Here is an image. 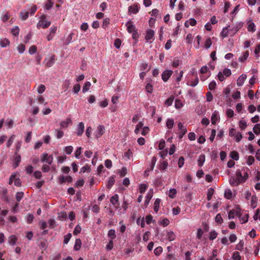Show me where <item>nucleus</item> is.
Masks as SVG:
<instances>
[{"label": "nucleus", "mask_w": 260, "mask_h": 260, "mask_svg": "<svg viewBox=\"0 0 260 260\" xmlns=\"http://www.w3.org/2000/svg\"><path fill=\"white\" fill-rule=\"evenodd\" d=\"M176 236L172 231H167L164 232L160 235V240L162 242L172 241L175 239Z\"/></svg>", "instance_id": "f257e3e1"}, {"label": "nucleus", "mask_w": 260, "mask_h": 260, "mask_svg": "<svg viewBox=\"0 0 260 260\" xmlns=\"http://www.w3.org/2000/svg\"><path fill=\"white\" fill-rule=\"evenodd\" d=\"M229 135L233 137L234 140L237 142H239L243 138L241 133L237 131L234 127L229 129Z\"/></svg>", "instance_id": "f03ea898"}, {"label": "nucleus", "mask_w": 260, "mask_h": 260, "mask_svg": "<svg viewBox=\"0 0 260 260\" xmlns=\"http://www.w3.org/2000/svg\"><path fill=\"white\" fill-rule=\"evenodd\" d=\"M45 18V16H43L41 17L40 20L39 21L37 25V27L38 29L46 28L48 27L50 25L51 22L49 21L46 20Z\"/></svg>", "instance_id": "7ed1b4c3"}, {"label": "nucleus", "mask_w": 260, "mask_h": 260, "mask_svg": "<svg viewBox=\"0 0 260 260\" xmlns=\"http://www.w3.org/2000/svg\"><path fill=\"white\" fill-rule=\"evenodd\" d=\"M200 73L203 74L201 76V79L202 81L206 80L211 75L210 71L209 70V67L207 66H203L201 68Z\"/></svg>", "instance_id": "20e7f679"}, {"label": "nucleus", "mask_w": 260, "mask_h": 260, "mask_svg": "<svg viewBox=\"0 0 260 260\" xmlns=\"http://www.w3.org/2000/svg\"><path fill=\"white\" fill-rule=\"evenodd\" d=\"M41 162L51 165L53 161V157L52 155H49L47 153H43L40 156Z\"/></svg>", "instance_id": "39448f33"}, {"label": "nucleus", "mask_w": 260, "mask_h": 260, "mask_svg": "<svg viewBox=\"0 0 260 260\" xmlns=\"http://www.w3.org/2000/svg\"><path fill=\"white\" fill-rule=\"evenodd\" d=\"M55 61V55H52L50 56L45 58L43 61V63L45 64V66L49 68L52 67L54 64Z\"/></svg>", "instance_id": "423d86ee"}, {"label": "nucleus", "mask_w": 260, "mask_h": 260, "mask_svg": "<svg viewBox=\"0 0 260 260\" xmlns=\"http://www.w3.org/2000/svg\"><path fill=\"white\" fill-rule=\"evenodd\" d=\"M17 176V173H13L9 179V184H11L14 182V184L17 186H20L21 185V182L19 178H16Z\"/></svg>", "instance_id": "0eeeda50"}, {"label": "nucleus", "mask_w": 260, "mask_h": 260, "mask_svg": "<svg viewBox=\"0 0 260 260\" xmlns=\"http://www.w3.org/2000/svg\"><path fill=\"white\" fill-rule=\"evenodd\" d=\"M241 210L239 208H236L230 211L228 214V218L229 219H233L235 216H238L240 215Z\"/></svg>", "instance_id": "6e6552de"}, {"label": "nucleus", "mask_w": 260, "mask_h": 260, "mask_svg": "<svg viewBox=\"0 0 260 260\" xmlns=\"http://www.w3.org/2000/svg\"><path fill=\"white\" fill-rule=\"evenodd\" d=\"M145 39L147 42L152 43L154 39V31L152 29H149L146 31Z\"/></svg>", "instance_id": "1a4fd4ad"}, {"label": "nucleus", "mask_w": 260, "mask_h": 260, "mask_svg": "<svg viewBox=\"0 0 260 260\" xmlns=\"http://www.w3.org/2000/svg\"><path fill=\"white\" fill-rule=\"evenodd\" d=\"M105 132V127L103 125H99L94 132V136L96 138L101 137Z\"/></svg>", "instance_id": "9d476101"}, {"label": "nucleus", "mask_w": 260, "mask_h": 260, "mask_svg": "<svg viewBox=\"0 0 260 260\" xmlns=\"http://www.w3.org/2000/svg\"><path fill=\"white\" fill-rule=\"evenodd\" d=\"M173 74V71L171 70H166L161 74V78L164 82H167Z\"/></svg>", "instance_id": "9b49d317"}, {"label": "nucleus", "mask_w": 260, "mask_h": 260, "mask_svg": "<svg viewBox=\"0 0 260 260\" xmlns=\"http://www.w3.org/2000/svg\"><path fill=\"white\" fill-rule=\"evenodd\" d=\"M220 116L218 111L215 110L214 111L211 115V123L213 124H215L217 122L219 121Z\"/></svg>", "instance_id": "f8f14e48"}, {"label": "nucleus", "mask_w": 260, "mask_h": 260, "mask_svg": "<svg viewBox=\"0 0 260 260\" xmlns=\"http://www.w3.org/2000/svg\"><path fill=\"white\" fill-rule=\"evenodd\" d=\"M140 9V6L138 4H135L134 5L132 6H130L128 7V14H137Z\"/></svg>", "instance_id": "ddd939ff"}, {"label": "nucleus", "mask_w": 260, "mask_h": 260, "mask_svg": "<svg viewBox=\"0 0 260 260\" xmlns=\"http://www.w3.org/2000/svg\"><path fill=\"white\" fill-rule=\"evenodd\" d=\"M178 126L179 129L180 130L179 136V138L181 139L186 134V133L187 132V129L185 126H184L181 122L178 123Z\"/></svg>", "instance_id": "4468645a"}, {"label": "nucleus", "mask_w": 260, "mask_h": 260, "mask_svg": "<svg viewBox=\"0 0 260 260\" xmlns=\"http://www.w3.org/2000/svg\"><path fill=\"white\" fill-rule=\"evenodd\" d=\"M156 162V158L155 156H153L151 160V163L148 167L146 170L145 171L144 174H146L147 172L152 171L154 168Z\"/></svg>", "instance_id": "2eb2a0df"}, {"label": "nucleus", "mask_w": 260, "mask_h": 260, "mask_svg": "<svg viewBox=\"0 0 260 260\" xmlns=\"http://www.w3.org/2000/svg\"><path fill=\"white\" fill-rule=\"evenodd\" d=\"M21 160V158L20 155L15 154L12 162V166L14 169L16 168L19 165Z\"/></svg>", "instance_id": "dca6fc26"}, {"label": "nucleus", "mask_w": 260, "mask_h": 260, "mask_svg": "<svg viewBox=\"0 0 260 260\" xmlns=\"http://www.w3.org/2000/svg\"><path fill=\"white\" fill-rule=\"evenodd\" d=\"M125 25L127 27V30L129 33H133L136 31L135 26L133 24L132 21H128L126 23Z\"/></svg>", "instance_id": "f3484780"}, {"label": "nucleus", "mask_w": 260, "mask_h": 260, "mask_svg": "<svg viewBox=\"0 0 260 260\" xmlns=\"http://www.w3.org/2000/svg\"><path fill=\"white\" fill-rule=\"evenodd\" d=\"M247 78V76L245 74H242L237 80V85L238 86H241L243 85L245 80Z\"/></svg>", "instance_id": "a211bd4d"}, {"label": "nucleus", "mask_w": 260, "mask_h": 260, "mask_svg": "<svg viewBox=\"0 0 260 260\" xmlns=\"http://www.w3.org/2000/svg\"><path fill=\"white\" fill-rule=\"evenodd\" d=\"M17 240H18V237L14 235H11L8 238V243L10 245H16V244L17 242Z\"/></svg>", "instance_id": "6ab92c4d"}, {"label": "nucleus", "mask_w": 260, "mask_h": 260, "mask_svg": "<svg viewBox=\"0 0 260 260\" xmlns=\"http://www.w3.org/2000/svg\"><path fill=\"white\" fill-rule=\"evenodd\" d=\"M246 180V178H242V179H239V180H237V178H231L230 179V183L233 185V186H235V185H238L240 183H241V182H244Z\"/></svg>", "instance_id": "aec40b11"}, {"label": "nucleus", "mask_w": 260, "mask_h": 260, "mask_svg": "<svg viewBox=\"0 0 260 260\" xmlns=\"http://www.w3.org/2000/svg\"><path fill=\"white\" fill-rule=\"evenodd\" d=\"M84 131V124L82 122H79L77 126V134L78 136H81L82 135Z\"/></svg>", "instance_id": "412c9836"}, {"label": "nucleus", "mask_w": 260, "mask_h": 260, "mask_svg": "<svg viewBox=\"0 0 260 260\" xmlns=\"http://www.w3.org/2000/svg\"><path fill=\"white\" fill-rule=\"evenodd\" d=\"M72 122L71 118H67L66 120L60 122V125L61 128L68 127L69 124H72Z\"/></svg>", "instance_id": "4be33fe9"}, {"label": "nucleus", "mask_w": 260, "mask_h": 260, "mask_svg": "<svg viewBox=\"0 0 260 260\" xmlns=\"http://www.w3.org/2000/svg\"><path fill=\"white\" fill-rule=\"evenodd\" d=\"M152 196H153V191H152V190L151 189V190H149V191L147 192V195L145 198V205L146 206H147L149 204L150 200L152 198Z\"/></svg>", "instance_id": "5701e85b"}, {"label": "nucleus", "mask_w": 260, "mask_h": 260, "mask_svg": "<svg viewBox=\"0 0 260 260\" xmlns=\"http://www.w3.org/2000/svg\"><path fill=\"white\" fill-rule=\"evenodd\" d=\"M239 218L241 223H245L248 220L249 215L248 213H245L243 215H240Z\"/></svg>", "instance_id": "b1692460"}, {"label": "nucleus", "mask_w": 260, "mask_h": 260, "mask_svg": "<svg viewBox=\"0 0 260 260\" xmlns=\"http://www.w3.org/2000/svg\"><path fill=\"white\" fill-rule=\"evenodd\" d=\"M133 157V152L131 149H128L127 151L125 152L123 155V158L125 160H130Z\"/></svg>", "instance_id": "393cba45"}, {"label": "nucleus", "mask_w": 260, "mask_h": 260, "mask_svg": "<svg viewBox=\"0 0 260 260\" xmlns=\"http://www.w3.org/2000/svg\"><path fill=\"white\" fill-rule=\"evenodd\" d=\"M10 42L7 38H1L0 39V46L3 47H6L9 46Z\"/></svg>", "instance_id": "a878e982"}, {"label": "nucleus", "mask_w": 260, "mask_h": 260, "mask_svg": "<svg viewBox=\"0 0 260 260\" xmlns=\"http://www.w3.org/2000/svg\"><path fill=\"white\" fill-rule=\"evenodd\" d=\"M174 124V120L173 118H168L166 120V127L168 129H172Z\"/></svg>", "instance_id": "bb28decb"}, {"label": "nucleus", "mask_w": 260, "mask_h": 260, "mask_svg": "<svg viewBox=\"0 0 260 260\" xmlns=\"http://www.w3.org/2000/svg\"><path fill=\"white\" fill-rule=\"evenodd\" d=\"M257 202V198L256 197V196L255 195L252 196L251 198L250 206L253 209L256 207Z\"/></svg>", "instance_id": "cd10ccee"}, {"label": "nucleus", "mask_w": 260, "mask_h": 260, "mask_svg": "<svg viewBox=\"0 0 260 260\" xmlns=\"http://www.w3.org/2000/svg\"><path fill=\"white\" fill-rule=\"evenodd\" d=\"M29 16V12L26 10L22 11L20 13V18L22 20H25Z\"/></svg>", "instance_id": "c85d7f7f"}, {"label": "nucleus", "mask_w": 260, "mask_h": 260, "mask_svg": "<svg viewBox=\"0 0 260 260\" xmlns=\"http://www.w3.org/2000/svg\"><path fill=\"white\" fill-rule=\"evenodd\" d=\"M248 56L249 52L248 51H246L242 53V56L239 58L238 60L240 62H244L246 60Z\"/></svg>", "instance_id": "c756f323"}, {"label": "nucleus", "mask_w": 260, "mask_h": 260, "mask_svg": "<svg viewBox=\"0 0 260 260\" xmlns=\"http://www.w3.org/2000/svg\"><path fill=\"white\" fill-rule=\"evenodd\" d=\"M205 161V156L204 154H201L199 156L198 159V165L199 167L203 166Z\"/></svg>", "instance_id": "7c9ffc66"}, {"label": "nucleus", "mask_w": 260, "mask_h": 260, "mask_svg": "<svg viewBox=\"0 0 260 260\" xmlns=\"http://www.w3.org/2000/svg\"><path fill=\"white\" fill-rule=\"evenodd\" d=\"M2 200L8 203L9 202V198L7 196V190L6 189L3 190L1 194Z\"/></svg>", "instance_id": "2f4dec72"}, {"label": "nucleus", "mask_w": 260, "mask_h": 260, "mask_svg": "<svg viewBox=\"0 0 260 260\" xmlns=\"http://www.w3.org/2000/svg\"><path fill=\"white\" fill-rule=\"evenodd\" d=\"M144 126V123L142 121L139 122L136 125L135 127V129L134 131L136 135H138L141 129H142L143 126Z\"/></svg>", "instance_id": "473e14b6"}, {"label": "nucleus", "mask_w": 260, "mask_h": 260, "mask_svg": "<svg viewBox=\"0 0 260 260\" xmlns=\"http://www.w3.org/2000/svg\"><path fill=\"white\" fill-rule=\"evenodd\" d=\"M74 35V32H71L65 39L64 41L63 42L64 44L68 45L70 43H71Z\"/></svg>", "instance_id": "72a5a7b5"}, {"label": "nucleus", "mask_w": 260, "mask_h": 260, "mask_svg": "<svg viewBox=\"0 0 260 260\" xmlns=\"http://www.w3.org/2000/svg\"><path fill=\"white\" fill-rule=\"evenodd\" d=\"M108 236L110 239L109 240L113 241L116 238L115 231L114 229L109 230Z\"/></svg>", "instance_id": "f704fd0d"}, {"label": "nucleus", "mask_w": 260, "mask_h": 260, "mask_svg": "<svg viewBox=\"0 0 260 260\" xmlns=\"http://www.w3.org/2000/svg\"><path fill=\"white\" fill-rule=\"evenodd\" d=\"M72 178L70 176H62L60 178V183H64L66 182H71Z\"/></svg>", "instance_id": "c9c22d12"}, {"label": "nucleus", "mask_w": 260, "mask_h": 260, "mask_svg": "<svg viewBox=\"0 0 260 260\" xmlns=\"http://www.w3.org/2000/svg\"><path fill=\"white\" fill-rule=\"evenodd\" d=\"M247 126V124L245 120L241 119L239 121V126L241 130H244Z\"/></svg>", "instance_id": "e433bc0d"}, {"label": "nucleus", "mask_w": 260, "mask_h": 260, "mask_svg": "<svg viewBox=\"0 0 260 260\" xmlns=\"http://www.w3.org/2000/svg\"><path fill=\"white\" fill-rule=\"evenodd\" d=\"M55 136L58 139L61 138L63 136V132L60 129H56L54 131Z\"/></svg>", "instance_id": "4c0bfd02"}, {"label": "nucleus", "mask_w": 260, "mask_h": 260, "mask_svg": "<svg viewBox=\"0 0 260 260\" xmlns=\"http://www.w3.org/2000/svg\"><path fill=\"white\" fill-rule=\"evenodd\" d=\"M118 196L117 194H115L114 196H113L110 199V202L113 205H115L118 203Z\"/></svg>", "instance_id": "58836bf2"}, {"label": "nucleus", "mask_w": 260, "mask_h": 260, "mask_svg": "<svg viewBox=\"0 0 260 260\" xmlns=\"http://www.w3.org/2000/svg\"><path fill=\"white\" fill-rule=\"evenodd\" d=\"M214 190L213 188L211 187L208 189L207 197L208 201L211 200V199H212V197L214 194Z\"/></svg>", "instance_id": "ea45409f"}, {"label": "nucleus", "mask_w": 260, "mask_h": 260, "mask_svg": "<svg viewBox=\"0 0 260 260\" xmlns=\"http://www.w3.org/2000/svg\"><path fill=\"white\" fill-rule=\"evenodd\" d=\"M81 246V241L80 239H77L75 241L74 249L75 250H78L80 249Z\"/></svg>", "instance_id": "a19ab883"}, {"label": "nucleus", "mask_w": 260, "mask_h": 260, "mask_svg": "<svg viewBox=\"0 0 260 260\" xmlns=\"http://www.w3.org/2000/svg\"><path fill=\"white\" fill-rule=\"evenodd\" d=\"M224 197L228 199H231L233 197V192L230 189H225L224 191Z\"/></svg>", "instance_id": "79ce46f5"}, {"label": "nucleus", "mask_w": 260, "mask_h": 260, "mask_svg": "<svg viewBox=\"0 0 260 260\" xmlns=\"http://www.w3.org/2000/svg\"><path fill=\"white\" fill-rule=\"evenodd\" d=\"M160 200L159 199H156L154 203V210L157 213L159 210V203Z\"/></svg>", "instance_id": "37998d69"}, {"label": "nucleus", "mask_w": 260, "mask_h": 260, "mask_svg": "<svg viewBox=\"0 0 260 260\" xmlns=\"http://www.w3.org/2000/svg\"><path fill=\"white\" fill-rule=\"evenodd\" d=\"M177 193L176 189L175 188H171L169 190L168 196L170 198L174 199L176 197Z\"/></svg>", "instance_id": "c03bdc74"}, {"label": "nucleus", "mask_w": 260, "mask_h": 260, "mask_svg": "<svg viewBox=\"0 0 260 260\" xmlns=\"http://www.w3.org/2000/svg\"><path fill=\"white\" fill-rule=\"evenodd\" d=\"M184 104L180 100H176L175 102V107L176 109H179L183 106Z\"/></svg>", "instance_id": "a18cd8bd"}, {"label": "nucleus", "mask_w": 260, "mask_h": 260, "mask_svg": "<svg viewBox=\"0 0 260 260\" xmlns=\"http://www.w3.org/2000/svg\"><path fill=\"white\" fill-rule=\"evenodd\" d=\"M247 30L250 32H254L256 30L255 25L253 22H250L248 25Z\"/></svg>", "instance_id": "49530a36"}, {"label": "nucleus", "mask_w": 260, "mask_h": 260, "mask_svg": "<svg viewBox=\"0 0 260 260\" xmlns=\"http://www.w3.org/2000/svg\"><path fill=\"white\" fill-rule=\"evenodd\" d=\"M145 89L147 92L151 93L153 90L152 84L151 83H148L145 86Z\"/></svg>", "instance_id": "de8ad7c7"}, {"label": "nucleus", "mask_w": 260, "mask_h": 260, "mask_svg": "<svg viewBox=\"0 0 260 260\" xmlns=\"http://www.w3.org/2000/svg\"><path fill=\"white\" fill-rule=\"evenodd\" d=\"M17 49L19 53L22 54L25 50V46L23 44H20L18 45Z\"/></svg>", "instance_id": "09e8293b"}, {"label": "nucleus", "mask_w": 260, "mask_h": 260, "mask_svg": "<svg viewBox=\"0 0 260 260\" xmlns=\"http://www.w3.org/2000/svg\"><path fill=\"white\" fill-rule=\"evenodd\" d=\"M91 86V83L90 82L87 81L86 82L83 87L82 91L85 93L87 92Z\"/></svg>", "instance_id": "8fccbe9b"}, {"label": "nucleus", "mask_w": 260, "mask_h": 260, "mask_svg": "<svg viewBox=\"0 0 260 260\" xmlns=\"http://www.w3.org/2000/svg\"><path fill=\"white\" fill-rule=\"evenodd\" d=\"M34 218L33 214L29 213L25 217V219L27 223H31Z\"/></svg>", "instance_id": "3c124183"}, {"label": "nucleus", "mask_w": 260, "mask_h": 260, "mask_svg": "<svg viewBox=\"0 0 260 260\" xmlns=\"http://www.w3.org/2000/svg\"><path fill=\"white\" fill-rule=\"evenodd\" d=\"M73 150V147L72 146H66L64 148V151L66 154L69 155L72 153Z\"/></svg>", "instance_id": "603ef678"}, {"label": "nucleus", "mask_w": 260, "mask_h": 260, "mask_svg": "<svg viewBox=\"0 0 260 260\" xmlns=\"http://www.w3.org/2000/svg\"><path fill=\"white\" fill-rule=\"evenodd\" d=\"M217 236V233L215 231H211L209 233V238L210 240H214Z\"/></svg>", "instance_id": "864d4df0"}, {"label": "nucleus", "mask_w": 260, "mask_h": 260, "mask_svg": "<svg viewBox=\"0 0 260 260\" xmlns=\"http://www.w3.org/2000/svg\"><path fill=\"white\" fill-rule=\"evenodd\" d=\"M13 124L14 121L11 119H7L5 123L8 128H11L13 127Z\"/></svg>", "instance_id": "5fc2aeb1"}, {"label": "nucleus", "mask_w": 260, "mask_h": 260, "mask_svg": "<svg viewBox=\"0 0 260 260\" xmlns=\"http://www.w3.org/2000/svg\"><path fill=\"white\" fill-rule=\"evenodd\" d=\"M160 170H165L167 169L168 166V164L166 161H162L160 162Z\"/></svg>", "instance_id": "6e6d98bb"}, {"label": "nucleus", "mask_w": 260, "mask_h": 260, "mask_svg": "<svg viewBox=\"0 0 260 260\" xmlns=\"http://www.w3.org/2000/svg\"><path fill=\"white\" fill-rule=\"evenodd\" d=\"M19 28L18 26H17L14 27L11 29V33L12 34V35L13 36H18L19 34Z\"/></svg>", "instance_id": "4d7b16f0"}, {"label": "nucleus", "mask_w": 260, "mask_h": 260, "mask_svg": "<svg viewBox=\"0 0 260 260\" xmlns=\"http://www.w3.org/2000/svg\"><path fill=\"white\" fill-rule=\"evenodd\" d=\"M199 81V78L198 77H197L193 81H190V83L189 84L187 83V84L190 86L194 87L198 85Z\"/></svg>", "instance_id": "13d9d810"}, {"label": "nucleus", "mask_w": 260, "mask_h": 260, "mask_svg": "<svg viewBox=\"0 0 260 260\" xmlns=\"http://www.w3.org/2000/svg\"><path fill=\"white\" fill-rule=\"evenodd\" d=\"M46 89V87L43 84H40L37 88V91L39 93L41 94L43 93Z\"/></svg>", "instance_id": "bf43d9fd"}, {"label": "nucleus", "mask_w": 260, "mask_h": 260, "mask_svg": "<svg viewBox=\"0 0 260 260\" xmlns=\"http://www.w3.org/2000/svg\"><path fill=\"white\" fill-rule=\"evenodd\" d=\"M253 131L256 135H258L260 133V124H256L253 128Z\"/></svg>", "instance_id": "052dcab7"}, {"label": "nucleus", "mask_w": 260, "mask_h": 260, "mask_svg": "<svg viewBox=\"0 0 260 260\" xmlns=\"http://www.w3.org/2000/svg\"><path fill=\"white\" fill-rule=\"evenodd\" d=\"M150 131V129L148 126H143L142 131H141V135L143 136H146L147 135Z\"/></svg>", "instance_id": "680f3d73"}, {"label": "nucleus", "mask_w": 260, "mask_h": 260, "mask_svg": "<svg viewBox=\"0 0 260 260\" xmlns=\"http://www.w3.org/2000/svg\"><path fill=\"white\" fill-rule=\"evenodd\" d=\"M226 115L229 118H232L234 115V111L232 109H228L226 110Z\"/></svg>", "instance_id": "e2e57ef3"}, {"label": "nucleus", "mask_w": 260, "mask_h": 260, "mask_svg": "<svg viewBox=\"0 0 260 260\" xmlns=\"http://www.w3.org/2000/svg\"><path fill=\"white\" fill-rule=\"evenodd\" d=\"M230 156L231 158L234 160H238L239 159V154L236 151H232L230 153Z\"/></svg>", "instance_id": "0e129e2a"}, {"label": "nucleus", "mask_w": 260, "mask_h": 260, "mask_svg": "<svg viewBox=\"0 0 260 260\" xmlns=\"http://www.w3.org/2000/svg\"><path fill=\"white\" fill-rule=\"evenodd\" d=\"M147 186L145 184H141L139 185V191L141 193H144L147 189Z\"/></svg>", "instance_id": "69168bd1"}, {"label": "nucleus", "mask_w": 260, "mask_h": 260, "mask_svg": "<svg viewBox=\"0 0 260 260\" xmlns=\"http://www.w3.org/2000/svg\"><path fill=\"white\" fill-rule=\"evenodd\" d=\"M37 50V47L35 45H33L29 47L28 52L30 54L32 55L36 53Z\"/></svg>", "instance_id": "338daca9"}, {"label": "nucleus", "mask_w": 260, "mask_h": 260, "mask_svg": "<svg viewBox=\"0 0 260 260\" xmlns=\"http://www.w3.org/2000/svg\"><path fill=\"white\" fill-rule=\"evenodd\" d=\"M254 54L256 57H258L260 55V44L257 45L254 50Z\"/></svg>", "instance_id": "774afa93"}]
</instances>
